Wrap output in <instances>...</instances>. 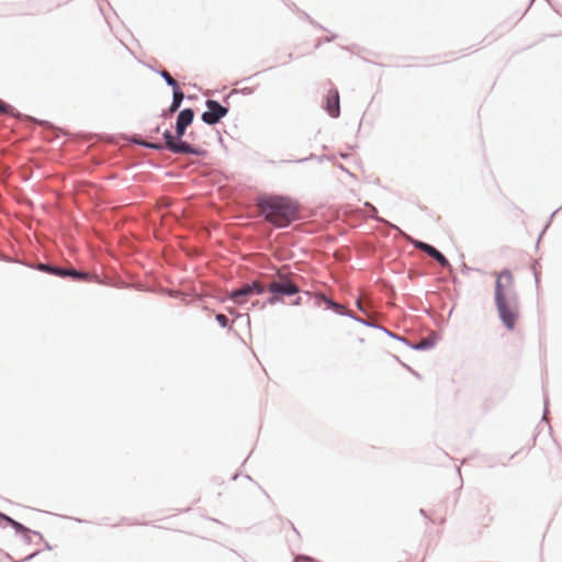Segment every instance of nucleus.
<instances>
[{
  "label": "nucleus",
  "mask_w": 562,
  "mask_h": 562,
  "mask_svg": "<svg viewBox=\"0 0 562 562\" xmlns=\"http://www.w3.org/2000/svg\"><path fill=\"white\" fill-rule=\"evenodd\" d=\"M315 304L317 306H321L322 304H324L325 310L333 311L337 315L350 317V318L355 319L356 322L361 323L368 327L378 328V329L386 333L385 326L375 325L372 322L364 321V319L356 316L353 313L346 311V308L341 304H339L338 302H336L335 300H333L328 296L319 295L318 297L315 299Z\"/></svg>",
  "instance_id": "4"
},
{
  "label": "nucleus",
  "mask_w": 562,
  "mask_h": 562,
  "mask_svg": "<svg viewBox=\"0 0 562 562\" xmlns=\"http://www.w3.org/2000/svg\"><path fill=\"white\" fill-rule=\"evenodd\" d=\"M292 58H293V54H292V53H289V54H288V61H290Z\"/></svg>",
  "instance_id": "43"
},
{
  "label": "nucleus",
  "mask_w": 562,
  "mask_h": 562,
  "mask_svg": "<svg viewBox=\"0 0 562 562\" xmlns=\"http://www.w3.org/2000/svg\"><path fill=\"white\" fill-rule=\"evenodd\" d=\"M188 137H189L190 139H192V140H195V138H196V134H195L193 131H191V132L188 134Z\"/></svg>",
  "instance_id": "37"
},
{
  "label": "nucleus",
  "mask_w": 562,
  "mask_h": 562,
  "mask_svg": "<svg viewBox=\"0 0 562 562\" xmlns=\"http://www.w3.org/2000/svg\"><path fill=\"white\" fill-rule=\"evenodd\" d=\"M217 140L224 150H227V146L224 143L222 134L217 131Z\"/></svg>",
  "instance_id": "31"
},
{
  "label": "nucleus",
  "mask_w": 562,
  "mask_h": 562,
  "mask_svg": "<svg viewBox=\"0 0 562 562\" xmlns=\"http://www.w3.org/2000/svg\"><path fill=\"white\" fill-rule=\"evenodd\" d=\"M238 476H239V473H238V472H236V473L232 476V480H233V481H235V480H237V477H238Z\"/></svg>",
  "instance_id": "41"
},
{
  "label": "nucleus",
  "mask_w": 562,
  "mask_h": 562,
  "mask_svg": "<svg viewBox=\"0 0 562 562\" xmlns=\"http://www.w3.org/2000/svg\"><path fill=\"white\" fill-rule=\"evenodd\" d=\"M36 121H37L40 124H43V125L48 126V127H50V128L57 130V127H56L53 123H50V122H48V121H44V120H36Z\"/></svg>",
  "instance_id": "32"
},
{
  "label": "nucleus",
  "mask_w": 562,
  "mask_h": 562,
  "mask_svg": "<svg viewBox=\"0 0 562 562\" xmlns=\"http://www.w3.org/2000/svg\"><path fill=\"white\" fill-rule=\"evenodd\" d=\"M322 108L331 119L340 116V95L336 87H330L323 100Z\"/></svg>",
  "instance_id": "6"
},
{
  "label": "nucleus",
  "mask_w": 562,
  "mask_h": 562,
  "mask_svg": "<svg viewBox=\"0 0 562 562\" xmlns=\"http://www.w3.org/2000/svg\"><path fill=\"white\" fill-rule=\"evenodd\" d=\"M495 302L502 322L507 329L513 330L519 316L518 305L516 303L510 304L506 297L499 296L495 297Z\"/></svg>",
  "instance_id": "5"
},
{
  "label": "nucleus",
  "mask_w": 562,
  "mask_h": 562,
  "mask_svg": "<svg viewBox=\"0 0 562 562\" xmlns=\"http://www.w3.org/2000/svg\"><path fill=\"white\" fill-rule=\"evenodd\" d=\"M160 132V125H157L154 130H153V133L157 134Z\"/></svg>",
  "instance_id": "39"
},
{
  "label": "nucleus",
  "mask_w": 562,
  "mask_h": 562,
  "mask_svg": "<svg viewBox=\"0 0 562 562\" xmlns=\"http://www.w3.org/2000/svg\"><path fill=\"white\" fill-rule=\"evenodd\" d=\"M246 297H248L247 292H246L245 286H243V288H238V289H232L229 291L228 295L221 299L220 301L221 302L231 301L235 304L243 305L246 302V300H245Z\"/></svg>",
  "instance_id": "15"
},
{
  "label": "nucleus",
  "mask_w": 562,
  "mask_h": 562,
  "mask_svg": "<svg viewBox=\"0 0 562 562\" xmlns=\"http://www.w3.org/2000/svg\"><path fill=\"white\" fill-rule=\"evenodd\" d=\"M179 155H192L204 158L207 156V150L200 146H194L183 140L182 144L179 145Z\"/></svg>",
  "instance_id": "14"
},
{
  "label": "nucleus",
  "mask_w": 562,
  "mask_h": 562,
  "mask_svg": "<svg viewBox=\"0 0 562 562\" xmlns=\"http://www.w3.org/2000/svg\"><path fill=\"white\" fill-rule=\"evenodd\" d=\"M261 304L262 303L260 301H258V300L252 301L251 302V308H260V310H262L263 307H261Z\"/></svg>",
  "instance_id": "34"
},
{
  "label": "nucleus",
  "mask_w": 562,
  "mask_h": 562,
  "mask_svg": "<svg viewBox=\"0 0 562 562\" xmlns=\"http://www.w3.org/2000/svg\"><path fill=\"white\" fill-rule=\"evenodd\" d=\"M387 335H389V337H391V338L394 340V342H395L396 345H398V346H400V345H406L404 340H402V339H401L400 337H397L396 335H393L391 331H387Z\"/></svg>",
  "instance_id": "30"
},
{
  "label": "nucleus",
  "mask_w": 562,
  "mask_h": 562,
  "mask_svg": "<svg viewBox=\"0 0 562 562\" xmlns=\"http://www.w3.org/2000/svg\"><path fill=\"white\" fill-rule=\"evenodd\" d=\"M291 527H292V529H293L296 533H299V531L296 530L295 526H294L292 522H291Z\"/></svg>",
  "instance_id": "44"
},
{
  "label": "nucleus",
  "mask_w": 562,
  "mask_h": 562,
  "mask_svg": "<svg viewBox=\"0 0 562 562\" xmlns=\"http://www.w3.org/2000/svg\"><path fill=\"white\" fill-rule=\"evenodd\" d=\"M195 116L194 109L192 108H184L179 111L176 122L173 125V128L176 130L177 137L183 138V136L187 134L188 127L193 123Z\"/></svg>",
  "instance_id": "7"
},
{
  "label": "nucleus",
  "mask_w": 562,
  "mask_h": 562,
  "mask_svg": "<svg viewBox=\"0 0 562 562\" xmlns=\"http://www.w3.org/2000/svg\"><path fill=\"white\" fill-rule=\"evenodd\" d=\"M279 302H282L281 297L279 294H272L270 293V295L266 299L265 302H262L261 304V307H266V305H274Z\"/></svg>",
  "instance_id": "24"
},
{
  "label": "nucleus",
  "mask_w": 562,
  "mask_h": 562,
  "mask_svg": "<svg viewBox=\"0 0 562 562\" xmlns=\"http://www.w3.org/2000/svg\"><path fill=\"white\" fill-rule=\"evenodd\" d=\"M29 268L41 271L43 273L52 274L61 279H72L75 281H83L88 278L87 272L77 270V269H68L63 267H57L50 265L48 262H40L36 265H27Z\"/></svg>",
  "instance_id": "2"
},
{
  "label": "nucleus",
  "mask_w": 562,
  "mask_h": 562,
  "mask_svg": "<svg viewBox=\"0 0 562 562\" xmlns=\"http://www.w3.org/2000/svg\"><path fill=\"white\" fill-rule=\"evenodd\" d=\"M285 4H286L289 8L294 9V10H296L297 12H300V9L295 5V3H294V2H285Z\"/></svg>",
  "instance_id": "36"
},
{
  "label": "nucleus",
  "mask_w": 562,
  "mask_h": 562,
  "mask_svg": "<svg viewBox=\"0 0 562 562\" xmlns=\"http://www.w3.org/2000/svg\"><path fill=\"white\" fill-rule=\"evenodd\" d=\"M245 289H246L248 297L255 296V295H262L267 291V289L265 286L260 285L259 283H257L255 281L245 285Z\"/></svg>",
  "instance_id": "17"
},
{
  "label": "nucleus",
  "mask_w": 562,
  "mask_h": 562,
  "mask_svg": "<svg viewBox=\"0 0 562 562\" xmlns=\"http://www.w3.org/2000/svg\"><path fill=\"white\" fill-rule=\"evenodd\" d=\"M258 203L278 216L271 221L277 228H286L296 221L297 203L289 196L271 194L262 196Z\"/></svg>",
  "instance_id": "1"
},
{
  "label": "nucleus",
  "mask_w": 562,
  "mask_h": 562,
  "mask_svg": "<svg viewBox=\"0 0 562 562\" xmlns=\"http://www.w3.org/2000/svg\"><path fill=\"white\" fill-rule=\"evenodd\" d=\"M41 541L44 543V549L45 550H49V551L53 550L52 544L47 540H45L44 537H43V540H41Z\"/></svg>",
  "instance_id": "35"
},
{
  "label": "nucleus",
  "mask_w": 562,
  "mask_h": 562,
  "mask_svg": "<svg viewBox=\"0 0 562 562\" xmlns=\"http://www.w3.org/2000/svg\"><path fill=\"white\" fill-rule=\"evenodd\" d=\"M259 74H260V72H256L255 75L249 76V77H247V78L243 79V81L251 80V79H252V77H256V76H258Z\"/></svg>",
  "instance_id": "38"
},
{
  "label": "nucleus",
  "mask_w": 562,
  "mask_h": 562,
  "mask_svg": "<svg viewBox=\"0 0 562 562\" xmlns=\"http://www.w3.org/2000/svg\"><path fill=\"white\" fill-rule=\"evenodd\" d=\"M162 139L165 149H168L170 153L175 155H179V145L182 144L183 138H178L176 131L172 132L170 128H166L162 132Z\"/></svg>",
  "instance_id": "10"
},
{
  "label": "nucleus",
  "mask_w": 562,
  "mask_h": 562,
  "mask_svg": "<svg viewBox=\"0 0 562 562\" xmlns=\"http://www.w3.org/2000/svg\"><path fill=\"white\" fill-rule=\"evenodd\" d=\"M337 37H338V35L335 33H333L329 36L319 37L316 42L315 48H319L323 44L330 43V42L335 41Z\"/></svg>",
  "instance_id": "26"
},
{
  "label": "nucleus",
  "mask_w": 562,
  "mask_h": 562,
  "mask_svg": "<svg viewBox=\"0 0 562 562\" xmlns=\"http://www.w3.org/2000/svg\"><path fill=\"white\" fill-rule=\"evenodd\" d=\"M514 283V277L509 270L502 271L496 280L495 297H505V289L512 286Z\"/></svg>",
  "instance_id": "11"
},
{
  "label": "nucleus",
  "mask_w": 562,
  "mask_h": 562,
  "mask_svg": "<svg viewBox=\"0 0 562 562\" xmlns=\"http://www.w3.org/2000/svg\"><path fill=\"white\" fill-rule=\"evenodd\" d=\"M222 104L218 100L207 98L205 100L206 110L202 112L201 120L209 126L218 124L229 112V103Z\"/></svg>",
  "instance_id": "3"
},
{
  "label": "nucleus",
  "mask_w": 562,
  "mask_h": 562,
  "mask_svg": "<svg viewBox=\"0 0 562 562\" xmlns=\"http://www.w3.org/2000/svg\"><path fill=\"white\" fill-rule=\"evenodd\" d=\"M301 14L302 18H304L306 21H308V23H311L312 25L323 30V31H327L325 26H323L322 24L317 23L310 14H307L306 12L300 10L299 12Z\"/></svg>",
  "instance_id": "25"
},
{
  "label": "nucleus",
  "mask_w": 562,
  "mask_h": 562,
  "mask_svg": "<svg viewBox=\"0 0 562 562\" xmlns=\"http://www.w3.org/2000/svg\"><path fill=\"white\" fill-rule=\"evenodd\" d=\"M269 293L279 294L280 297H291L300 292V288L288 278L273 282L268 288Z\"/></svg>",
  "instance_id": "8"
},
{
  "label": "nucleus",
  "mask_w": 562,
  "mask_h": 562,
  "mask_svg": "<svg viewBox=\"0 0 562 562\" xmlns=\"http://www.w3.org/2000/svg\"><path fill=\"white\" fill-rule=\"evenodd\" d=\"M255 92L254 87H244L237 90H232L228 94L224 95L223 101L227 102V100L233 95L234 93H241L244 95H250Z\"/></svg>",
  "instance_id": "21"
},
{
  "label": "nucleus",
  "mask_w": 562,
  "mask_h": 562,
  "mask_svg": "<svg viewBox=\"0 0 562 562\" xmlns=\"http://www.w3.org/2000/svg\"><path fill=\"white\" fill-rule=\"evenodd\" d=\"M0 112L14 117L22 115L13 105L4 102L2 99H0Z\"/></svg>",
  "instance_id": "19"
},
{
  "label": "nucleus",
  "mask_w": 562,
  "mask_h": 562,
  "mask_svg": "<svg viewBox=\"0 0 562 562\" xmlns=\"http://www.w3.org/2000/svg\"><path fill=\"white\" fill-rule=\"evenodd\" d=\"M0 527H11L14 530V532H23L29 530V527H26L22 522L13 519L11 516L2 512H0Z\"/></svg>",
  "instance_id": "13"
},
{
  "label": "nucleus",
  "mask_w": 562,
  "mask_h": 562,
  "mask_svg": "<svg viewBox=\"0 0 562 562\" xmlns=\"http://www.w3.org/2000/svg\"><path fill=\"white\" fill-rule=\"evenodd\" d=\"M40 553H41V550H36V551L32 552L31 554L26 555L25 558H23L21 561H22V562H30V561H32L35 557H37Z\"/></svg>",
  "instance_id": "29"
},
{
  "label": "nucleus",
  "mask_w": 562,
  "mask_h": 562,
  "mask_svg": "<svg viewBox=\"0 0 562 562\" xmlns=\"http://www.w3.org/2000/svg\"><path fill=\"white\" fill-rule=\"evenodd\" d=\"M149 68L155 71L156 74H158L160 76V78L164 79L165 83L170 87L171 89L173 87H180V85L169 75V72H167L166 70L164 69H158V68H155L153 66H149Z\"/></svg>",
  "instance_id": "16"
},
{
  "label": "nucleus",
  "mask_w": 562,
  "mask_h": 562,
  "mask_svg": "<svg viewBox=\"0 0 562 562\" xmlns=\"http://www.w3.org/2000/svg\"><path fill=\"white\" fill-rule=\"evenodd\" d=\"M76 521H78V522H85L86 520H82V519H80V518H76Z\"/></svg>",
  "instance_id": "45"
},
{
  "label": "nucleus",
  "mask_w": 562,
  "mask_h": 562,
  "mask_svg": "<svg viewBox=\"0 0 562 562\" xmlns=\"http://www.w3.org/2000/svg\"><path fill=\"white\" fill-rule=\"evenodd\" d=\"M186 99V94L182 91L181 87H173L172 88V100L168 109L162 110L160 116L167 119L171 114L180 111V106Z\"/></svg>",
  "instance_id": "9"
},
{
  "label": "nucleus",
  "mask_w": 562,
  "mask_h": 562,
  "mask_svg": "<svg viewBox=\"0 0 562 562\" xmlns=\"http://www.w3.org/2000/svg\"><path fill=\"white\" fill-rule=\"evenodd\" d=\"M5 557H7V559H8V560H10L11 562H16V561H14V560H13V558H12L9 553H7V554H5Z\"/></svg>",
  "instance_id": "40"
},
{
  "label": "nucleus",
  "mask_w": 562,
  "mask_h": 562,
  "mask_svg": "<svg viewBox=\"0 0 562 562\" xmlns=\"http://www.w3.org/2000/svg\"><path fill=\"white\" fill-rule=\"evenodd\" d=\"M15 535L21 536L25 544H31L32 543L31 535L37 536L40 538V540H43V535L40 531L33 530L31 528H29L27 531L15 532Z\"/></svg>",
  "instance_id": "20"
},
{
  "label": "nucleus",
  "mask_w": 562,
  "mask_h": 562,
  "mask_svg": "<svg viewBox=\"0 0 562 562\" xmlns=\"http://www.w3.org/2000/svg\"><path fill=\"white\" fill-rule=\"evenodd\" d=\"M315 158H317L319 161H323L324 159H327V160H331L333 159L331 156H321V157H317L316 155L311 154L308 157H305V158H301V159H296V160H283V161L284 162L302 164V162H305L307 160H312V159H315Z\"/></svg>",
  "instance_id": "22"
},
{
  "label": "nucleus",
  "mask_w": 562,
  "mask_h": 562,
  "mask_svg": "<svg viewBox=\"0 0 562 562\" xmlns=\"http://www.w3.org/2000/svg\"><path fill=\"white\" fill-rule=\"evenodd\" d=\"M417 247L420 250L425 251L427 255H429L431 258L436 259L441 267L449 266V261L447 260V258L435 247L422 241L417 244Z\"/></svg>",
  "instance_id": "12"
},
{
  "label": "nucleus",
  "mask_w": 562,
  "mask_h": 562,
  "mask_svg": "<svg viewBox=\"0 0 562 562\" xmlns=\"http://www.w3.org/2000/svg\"><path fill=\"white\" fill-rule=\"evenodd\" d=\"M293 562H319L315 558L307 554H297L294 557Z\"/></svg>",
  "instance_id": "27"
},
{
  "label": "nucleus",
  "mask_w": 562,
  "mask_h": 562,
  "mask_svg": "<svg viewBox=\"0 0 562 562\" xmlns=\"http://www.w3.org/2000/svg\"><path fill=\"white\" fill-rule=\"evenodd\" d=\"M215 321L221 328L232 329V324L229 323L228 318L224 314L217 313L215 315Z\"/></svg>",
  "instance_id": "23"
},
{
  "label": "nucleus",
  "mask_w": 562,
  "mask_h": 562,
  "mask_svg": "<svg viewBox=\"0 0 562 562\" xmlns=\"http://www.w3.org/2000/svg\"><path fill=\"white\" fill-rule=\"evenodd\" d=\"M244 476H245L246 480L252 481V477L249 474H245Z\"/></svg>",
  "instance_id": "42"
},
{
  "label": "nucleus",
  "mask_w": 562,
  "mask_h": 562,
  "mask_svg": "<svg viewBox=\"0 0 562 562\" xmlns=\"http://www.w3.org/2000/svg\"><path fill=\"white\" fill-rule=\"evenodd\" d=\"M435 344L434 339L426 338L419 341V344L416 346L417 349H427L432 347Z\"/></svg>",
  "instance_id": "28"
},
{
  "label": "nucleus",
  "mask_w": 562,
  "mask_h": 562,
  "mask_svg": "<svg viewBox=\"0 0 562 562\" xmlns=\"http://www.w3.org/2000/svg\"><path fill=\"white\" fill-rule=\"evenodd\" d=\"M134 144L156 151H162L165 149V146L160 142L134 140Z\"/></svg>",
  "instance_id": "18"
},
{
  "label": "nucleus",
  "mask_w": 562,
  "mask_h": 562,
  "mask_svg": "<svg viewBox=\"0 0 562 562\" xmlns=\"http://www.w3.org/2000/svg\"><path fill=\"white\" fill-rule=\"evenodd\" d=\"M303 304L302 302V297L301 296H296L293 301H292V305L294 306H301Z\"/></svg>",
  "instance_id": "33"
}]
</instances>
